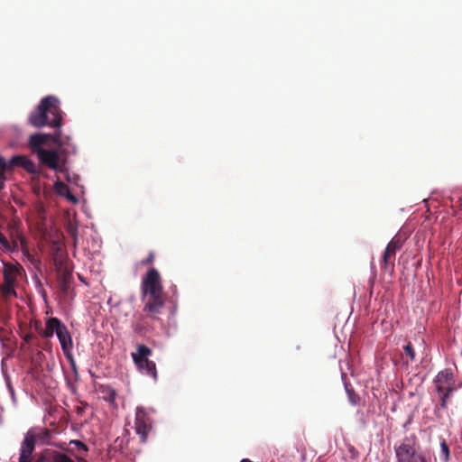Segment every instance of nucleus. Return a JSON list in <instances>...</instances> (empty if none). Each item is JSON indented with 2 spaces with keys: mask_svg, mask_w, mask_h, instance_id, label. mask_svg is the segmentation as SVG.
Returning a JSON list of instances; mask_svg holds the SVG:
<instances>
[{
  "mask_svg": "<svg viewBox=\"0 0 462 462\" xmlns=\"http://www.w3.org/2000/svg\"><path fill=\"white\" fill-rule=\"evenodd\" d=\"M28 122L37 128L45 125L60 128L62 122V111L60 108L59 100L52 96L42 98L37 108L30 115Z\"/></svg>",
  "mask_w": 462,
  "mask_h": 462,
  "instance_id": "2",
  "label": "nucleus"
},
{
  "mask_svg": "<svg viewBox=\"0 0 462 462\" xmlns=\"http://www.w3.org/2000/svg\"><path fill=\"white\" fill-rule=\"evenodd\" d=\"M141 296L143 302V312L152 320H158L166 301L162 281L155 268L147 271L141 282Z\"/></svg>",
  "mask_w": 462,
  "mask_h": 462,
  "instance_id": "1",
  "label": "nucleus"
},
{
  "mask_svg": "<svg viewBox=\"0 0 462 462\" xmlns=\"http://www.w3.org/2000/svg\"><path fill=\"white\" fill-rule=\"evenodd\" d=\"M396 253H393L391 249L385 248V251L383 255V263L384 268L386 269L388 264L390 263V260L392 256H394Z\"/></svg>",
  "mask_w": 462,
  "mask_h": 462,
  "instance_id": "25",
  "label": "nucleus"
},
{
  "mask_svg": "<svg viewBox=\"0 0 462 462\" xmlns=\"http://www.w3.org/2000/svg\"><path fill=\"white\" fill-rule=\"evenodd\" d=\"M55 129L56 131L52 136V143L56 145V149L53 150L56 152L58 157L56 159L57 167L51 169L55 171L64 173L67 171L66 164L68 162V159L70 155L77 152V148L71 142V138L61 133L60 127Z\"/></svg>",
  "mask_w": 462,
  "mask_h": 462,
  "instance_id": "4",
  "label": "nucleus"
},
{
  "mask_svg": "<svg viewBox=\"0 0 462 462\" xmlns=\"http://www.w3.org/2000/svg\"><path fill=\"white\" fill-rule=\"evenodd\" d=\"M25 274L23 267L16 263H4L3 282L0 283V299L7 303L13 298H17L16 286L18 279Z\"/></svg>",
  "mask_w": 462,
  "mask_h": 462,
  "instance_id": "3",
  "label": "nucleus"
},
{
  "mask_svg": "<svg viewBox=\"0 0 462 462\" xmlns=\"http://www.w3.org/2000/svg\"><path fill=\"white\" fill-rule=\"evenodd\" d=\"M346 391L347 393L348 401L352 405H358L360 403V397L355 391L351 388L346 387Z\"/></svg>",
  "mask_w": 462,
  "mask_h": 462,
  "instance_id": "22",
  "label": "nucleus"
},
{
  "mask_svg": "<svg viewBox=\"0 0 462 462\" xmlns=\"http://www.w3.org/2000/svg\"><path fill=\"white\" fill-rule=\"evenodd\" d=\"M420 445L415 435L403 439L402 442L395 447L397 462H430L423 453L419 452Z\"/></svg>",
  "mask_w": 462,
  "mask_h": 462,
  "instance_id": "6",
  "label": "nucleus"
},
{
  "mask_svg": "<svg viewBox=\"0 0 462 462\" xmlns=\"http://www.w3.org/2000/svg\"><path fill=\"white\" fill-rule=\"evenodd\" d=\"M347 449H348V452L350 453L352 459H356L358 457L359 452L356 449L355 447L349 445Z\"/></svg>",
  "mask_w": 462,
  "mask_h": 462,
  "instance_id": "31",
  "label": "nucleus"
},
{
  "mask_svg": "<svg viewBox=\"0 0 462 462\" xmlns=\"http://www.w3.org/2000/svg\"><path fill=\"white\" fill-rule=\"evenodd\" d=\"M73 277L69 270L64 269L58 274V282L60 291L67 294L72 282Z\"/></svg>",
  "mask_w": 462,
  "mask_h": 462,
  "instance_id": "14",
  "label": "nucleus"
},
{
  "mask_svg": "<svg viewBox=\"0 0 462 462\" xmlns=\"http://www.w3.org/2000/svg\"><path fill=\"white\" fill-rule=\"evenodd\" d=\"M59 462H74L70 457H69L67 455L61 453L60 457L59 458Z\"/></svg>",
  "mask_w": 462,
  "mask_h": 462,
  "instance_id": "34",
  "label": "nucleus"
},
{
  "mask_svg": "<svg viewBox=\"0 0 462 462\" xmlns=\"http://www.w3.org/2000/svg\"><path fill=\"white\" fill-rule=\"evenodd\" d=\"M31 328L35 330V332L42 337V331L43 330L42 322L40 319H32L31 321Z\"/></svg>",
  "mask_w": 462,
  "mask_h": 462,
  "instance_id": "27",
  "label": "nucleus"
},
{
  "mask_svg": "<svg viewBox=\"0 0 462 462\" xmlns=\"http://www.w3.org/2000/svg\"><path fill=\"white\" fill-rule=\"evenodd\" d=\"M148 319L145 313L141 314L137 320L133 323V329L140 334L145 332L149 327Z\"/></svg>",
  "mask_w": 462,
  "mask_h": 462,
  "instance_id": "16",
  "label": "nucleus"
},
{
  "mask_svg": "<svg viewBox=\"0 0 462 462\" xmlns=\"http://www.w3.org/2000/svg\"><path fill=\"white\" fill-rule=\"evenodd\" d=\"M438 393L439 394L440 407L442 409H447L448 400L451 397L453 392H449V390H444L441 392H438Z\"/></svg>",
  "mask_w": 462,
  "mask_h": 462,
  "instance_id": "19",
  "label": "nucleus"
},
{
  "mask_svg": "<svg viewBox=\"0 0 462 462\" xmlns=\"http://www.w3.org/2000/svg\"><path fill=\"white\" fill-rule=\"evenodd\" d=\"M433 383L437 392L444 390L454 392L457 389L454 373L451 368L439 371L435 376Z\"/></svg>",
  "mask_w": 462,
  "mask_h": 462,
  "instance_id": "10",
  "label": "nucleus"
},
{
  "mask_svg": "<svg viewBox=\"0 0 462 462\" xmlns=\"http://www.w3.org/2000/svg\"><path fill=\"white\" fill-rule=\"evenodd\" d=\"M134 425L135 431L137 435H139L141 442H146L148 434L152 426L150 413L145 408H136Z\"/></svg>",
  "mask_w": 462,
  "mask_h": 462,
  "instance_id": "9",
  "label": "nucleus"
},
{
  "mask_svg": "<svg viewBox=\"0 0 462 462\" xmlns=\"http://www.w3.org/2000/svg\"><path fill=\"white\" fill-rule=\"evenodd\" d=\"M54 190L60 196L64 197L66 194H69V188L62 181H56L54 183Z\"/></svg>",
  "mask_w": 462,
  "mask_h": 462,
  "instance_id": "20",
  "label": "nucleus"
},
{
  "mask_svg": "<svg viewBox=\"0 0 462 462\" xmlns=\"http://www.w3.org/2000/svg\"><path fill=\"white\" fill-rule=\"evenodd\" d=\"M15 166L24 169L29 173H37L35 163L25 155H15L8 162L0 156V189L5 188V182L6 180L5 172Z\"/></svg>",
  "mask_w": 462,
  "mask_h": 462,
  "instance_id": "7",
  "label": "nucleus"
},
{
  "mask_svg": "<svg viewBox=\"0 0 462 462\" xmlns=\"http://www.w3.org/2000/svg\"><path fill=\"white\" fill-rule=\"evenodd\" d=\"M27 257L31 262L34 261L33 256H32L29 253H27Z\"/></svg>",
  "mask_w": 462,
  "mask_h": 462,
  "instance_id": "37",
  "label": "nucleus"
},
{
  "mask_svg": "<svg viewBox=\"0 0 462 462\" xmlns=\"http://www.w3.org/2000/svg\"><path fill=\"white\" fill-rule=\"evenodd\" d=\"M61 322L62 321L56 317L47 318L45 320V326L42 331V337L47 339L51 338Z\"/></svg>",
  "mask_w": 462,
  "mask_h": 462,
  "instance_id": "13",
  "label": "nucleus"
},
{
  "mask_svg": "<svg viewBox=\"0 0 462 462\" xmlns=\"http://www.w3.org/2000/svg\"><path fill=\"white\" fill-rule=\"evenodd\" d=\"M53 134H34L29 137V146L33 153H35L42 164L48 168H56V152L52 149H44L42 146L49 140L52 141Z\"/></svg>",
  "mask_w": 462,
  "mask_h": 462,
  "instance_id": "5",
  "label": "nucleus"
},
{
  "mask_svg": "<svg viewBox=\"0 0 462 462\" xmlns=\"http://www.w3.org/2000/svg\"><path fill=\"white\" fill-rule=\"evenodd\" d=\"M22 337L26 344L38 346V344L36 343V341L38 340V337L35 334L32 332H27L24 333L22 336Z\"/></svg>",
  "mask_w": 462,
  "mask_h": 462,
  "instance_id": "23",
  "label": "nucleus"
},
{
  "mask_svg": "<svg viewBox=\"0 0 462 462\" xmlns=\"http://www.w3.org/2000/svg\"><path fill=\"white\" fill-rule=\"evenodd\" d=\"M100 391L103 393L102 398L108 402L110 404L115 405L116 404V391L110 387V386H101Z\"/></svg>",
  "mask_w": 462,
  "mask_h": 462,
  "instance_id": "17",
  "label": "nucleus"
},
{
  "mask_svg": "<svg viewBox=\"0 0 462 462\" xmlns=\"http://www.w3.org/2000/svg\"><path fill=\"white\" fill-rule=\"evenodd\" d=\"M155 260V254L152 251H150L148 256L141 261L142 265H152L153 264Z\"/></svg>",
  "mask_w": 462,
  "mask_h": 462,
  "instance_id": "29",
  "label": "nucleus"
},
{
  "mask_svg": "<svg viewBox=\"0 0 462 462\" xmlns=\"http://www.w3.org/2000/svg\"><path fill=\"white\" fill-rule=\"evenodd\" d=\"M42 298L44 299V300H46V299H47V293H46V291H45L43 289L42 290Z\"/></svg>",
  "mask_w": 462,
  "mask_h": 462,
  "instance_id": "36",
  "label": "nucleus"
},
{
  "mask_svg": "<svg viewBox=\"0 0 462 462\" xmlns=\"http://www.w3.org/2000/svg\"><path fill=\"white\" fill-rule=\"evenodd\" d=\"M65 357L69 360L72 370L76 372V362L73 358L72 351L69 352V356H65Z\"/></svg>",
  "mask_w": 462,
  "mask_h": 462,
  "instance_id": "33",
  "label": "nucleus"
},
{
  "mask_svg": "<svg viewBox=\"0 0 462 462\" xmlns=\"http://www.w3.org/2000/svg\"><path fill=\"white\" fill-rule=\"evenodd\" d=\"M64 197H66L69 201L73 203L78 202V199L73 194H71L69 190V194H66Z\"/></svg>",
  "mask_w": 462,
  "mask_h": 462,
  "instance_id": "35",
  "label": "nucleus"
},
{
  "mask_svg": "<svg viewBox=\"0 0 462 462\" xmlns=\"http://www.w3.org/2000/svg\"><path fill=\"white\" fill-rule=\"evenodd\" d=\"M403 349H404V352H405L406 356H408L410 357L411 361H414L415 357H416V353H415V350H414L411 343L408 342L403 346Z\"/></svg>",
  "mask_w": 462,
  "mask_h": 462,
  "instance_id": "24",
  "label": "nucleus"
},
{
  "mask_svg": "<svg viewBox=\"0 0 462 462\" xmlns=\"http://www.w3.org/2000/svg\"><path fill=\"white\" fill-rule=\"evenodd\" d=\"M396 253H393L391 249L385 248V251L383 255V263L384 268L386 269L388 264L390 263V260L392 256H394Z\"/></svg>",
  "mask_w": 462,
  "mask_h": 462,
  "instance_id": "26",
  "label": "nucleus"
},
{
  "mask_svg": "<svg viewBox=\"0 0 462 462\" xmlns=\"http://www.w3.org/2000/svg\"><path fill=\"white\" fill-rule=\"evenodd\" d=\"M61 452L56 450H45L38 457L36 462H59Z\"/></svg>",
  "mask_w": 462,
  "mask_h": 462,
  "instance_id": "15",
  "label": "nucleus"
},
{
  "mask_svg": "<svg viewBox=\"0 0 462 462\" xmlns=\"http://www.w3.org/2000/svg\"><path fill=\"white\" fill-rule=\"evenodd\" d=\"M55 334L64 356H69V352L73 349V340L67 326L61 322Z\"/></svg>",
  "mask_w": 462,
  "mask_h": 462,
  "instance_id": "12",
  "label": "nucleus"
},
{
  "mask_svg": "<svg viewBox=\"0 0 462 462\" xmlns=\"http://www.w3.org/2000/svg\"><path fill=\"white\" fill-rule=\"evenodd\" d=\"M403 244V239L400 236H395L387 245V248L391 249L393 253H396L401 249Z\"/></svg>",
  "mask_w": 462,
  "mask_h": 462,
  "instance_id": "18",
  "label": "nucleus"
},
{
  "mask_svg": "<svg viewBox=\"0 0 462 462\" xmlns=\"http://www.w3.org/2000/svg\"><path fill=\"white\" fill-rule=\"evenodd\" d=\"M441 453L444 455L443 461L448 462L449 459V448L445 440L440 443Z\"/></svg>",
  "mask_w": 462,
  "mask_h": 462,
  "instance_id": "28",
  "label": "nucleus"
},
{
  "mask_svg": "<svg viewBox=\"0 0 462 462\" xmlns=\"http://www.w3.org/2000/svg\"><path fill=\"white\" fill-rule=\"evenodd\" d=\"M65 357L69 360L72 370L76 372V362L73 358L72 351L69 352V356H65Z\"/></svg>",
  "mask_w": 462,
  "mask_h": 462,
  "instance_id": "32",
  "label": "nucleus"
},
{
  "mask_svg": "<svg viewBox=\"0 0 462 462\" xmlns=\"http://www.w3.org/2000/svg\"><path fill=\"white\" fill-rule=\"evenodd\" d=\"M0 245L4 247V249L10 251L11 245L8 242L7 238L0 232Z\"/></svg>",
  "mask_w": 462,
  "mask_h": 462,
  "instance_id": "30",
  "label": "nucleus"
},
{
  "mask_svg": "<svg viewBox=\"0 0 462 462\" xmlns=\"http://www.w3.org/2000/svg\"><path fill=\"white\" fill-rule=\"evenodd\" d=\"M152 351L145 345H138L137 351L132 353V358L138 369L153 379L157 378L156 365L153 361L148 359Z\"/></svg>",
  "mask_w": 462,
  "mask_h": 462,
  "instance_id": "8",
  "label": "nucleus"
},
{
  "mask_svg": "<svg viewBox=\"0 0 462 462\" xmlns=\"http://www.w3.org/2000/svg\"><path fill=\"white\" fill-rule=\"evenodd\" d=\"M35 439L36 436L32 430L25 434L21 445L19 462H31V457L35 447Z\"/></svg>",
  "mask_w": 462,
  "mask_h": 462,
  "instance_id": "11",
  "label": "nucleus"
},
{
  "mask_svg": "<svg viewBox=\"0 0 462 462\" xmlns=\"http://www.w3.org/2000/svg\"><path fill=\"white\" fill-rule=\"evenodd\" d=\"M70 445L80 454V455H85L88 450V448L87 447V445L85 443H83L82 441L80 440H71L70 441Z\"/></svg>",
  "mask_w": 462,
  "mask_h": 462,
  "instance_id": "21",
  "label": "nucleus"
}]
</instances>
